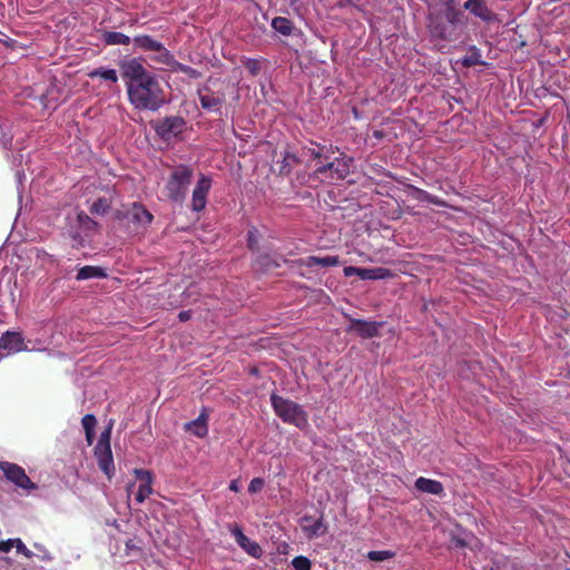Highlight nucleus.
Here are the masks:
<instances>
[{
	"label": "nucleus",
	"instance_id": "34",
	"mask_svg": "<svg viewBox=\"0 0 570 570\" xmlns=\"http://www.w3.org/2000/svg\"><path fill=\"white\" fill-rule=\"evenodd\" d=\"M395 556V552L391 550H381V551H370L367 552V559L375 562L385 561L392 559Z\"/></svg>",
	"mask_w": 570,
	"mask_h": 570
},
{
	"label": "nucleus",
	"instance_id": "11",
	"mask_svg": "<svg viewBox=\"0 0 570 570\" xmlns=\"http://www.w3.org/2000/svg\"><path fill=\"white\" fill-rule=\"evenodd\" d=\"M382 322L351 318L348 332H355L362 338H373L380 335Z\"/></svg>",
	"mask_w": 570,
	"mask_h": 570
},
{
	"label": "nucleus",
	"instance_id": "31",
	"mask_svg": "<svg viewBox=\"0 0 570 570\" xmlns=\"http://www.w3.org/2000/svg\"><path fill=\"white\" fill-rule=\"evenodd\" d=\"M462 65L465 68L483 65L480 50L475 46L471 47L470 53L462 59Z\"/></svg>",
	"mask_w": 570,
	"mask_h": 570
},
{
	"label": "nucleus",
	"instance_id": "6",
	"mask_svg": "<svg viewBox=\"0 0 570 570\" xmlns=\"http://www.w3.org/2000/svg\"><path fill=\"white\" fill-rule=\"evenodd\" d=\"M110 439H111V426L106 428L95 446V456L97 459V463L99 469L110 479L114 474V459L112 452L110 448Z\"/></svg>",
	"mask_w": 570,
	"mask_h": 570
},
{
	"label": "nucleus",
	"instance_id": "22",
	"mask_svg": "<svg viewBox=\"0 0 570 570\" xmlns=\"http://www.w3.org/2000/svg\"><path fill=\"white\" fill-rule=\"evenodd\" d=\"M393 276L391 269L385 267H375V268H363L361 267L360 278L361 279H385Z\"/></svg>",
	"mask_w": 570,
	"mask_h": 570
},
{
	"label": "nucleus",
	"instance_id": "44",
	"mask_svg": "<svg viewBox=\"0 0 570 570\" xmlns=\"http://www.w3.org/2000/svg\"><path fill=\"white\" fill-rule=\"evenodd\" d=\"M360 0H340L337 3L338 8L356 7Z\"/></svg>",
	"mask_w": 570,
	"mask_h": 570
},
{
	"label": "nucleus",
	"instance_id": "20",
	"mask_svg": "<svg viewBox=\"0 0 570 570\" xmlns=\"http://www.w3.org/2000/svg\"><path fill=\"white\" fill-rule=\"evenodd\" d=\"M271 27L273 28V30H275L277 33L284 37H289L294 35V31L296 29L294 22L285 17H275L271 22Z\"/></svg>",
	"mask_w": 570,
	"mask_h": 570
},
{
	"label": "nucleus",
	"instance_id": "18",
	"mask_svg": "<svg viewBox=\"0 0 570 570\" xmlns=\"http://www.w3.org/2000/svg\"><path fill=\"white\" fill-rule=\"evenodd\" d=\"M415 488L423 493H430L439 497L444 494V487L440 481L426 479L424 476L416 479Z\"/></svg>",
	"mask_w": 570,
	"mask_h": 570
},
{
	"label": "nucleus",
	"instance_id": "4",
	"mask_svg": "<svg viewBox=\"0 0 570 570\" xmlns=\"http://www.w3.org/2000/svg\"><path fill=\"white\" fill-rule=\"evenodd\" d=\"M271 403L276 415L283 422L293 424L298 429H304L307 425V414L299 404L275 393L271 395Z\"/></svg>",
	"mask_w": 570,
	"mask_h": 570
},
{
	"label": "nucleus",
	"instance_id": "3",
	"mask_svg": "<svg viewBox=\"0 0 570 570\" xmlns=\"http://www.w3.org/2000/svg\"><path fill=\"white\" fill-rule=\"evenodd\" d=\"M225 81L219 78H208L207 82L197 89L202 108L220 115L226 101Z\"/></svg>",
	"mask_w": 570,
	"mask_h": 570
},
{
	"label": "nucleus",
	"instance_id": "9",
	"mask_svg": "<svg viewBox=\"0 0 570 570\" xmlns=\"http://www.w3.org/2000/svg\"><path fill=\"white\" fill-rule=\"evenodd\" d=\"M186 121L180 116H168L153 125L156 134L164 140L177 137L184 131Z\"/></svg>",
	"mask_w": 570,
	"mask_h": 570
},
{
	"label": "nucleus",
	"instance_id": "26",
	"mask_svg": "<svg viewBox=\"0 0 570 570\" xmlns=\"http://www.w3.org/2000/svg\"><path fill=\"white\" fill-rule=\"evenodd\" d=\"M105 276L106 273L101 267L87 265L78 271L76 278L77 281H85L89 278H100Z\"/></svg>",
	"mask_w": 570,
	"mask_h": 570
},
{
	"label": "nucleus",
	"instance_id": "28",
	"mask_svg": "<svg viewBox=\"0 0 570 570\" xmlns=\"http://www.w3.org/2000/svg\"><path fill=\"white\" fill-rule=\"evenodd\" d=\"M429 29L433 38L446 41L451 40V35L448 32V28L444 22L440 20L432 21L429 24Z\"/></svg>",
	"mask_w": 570,
	"mask_h": 570
},
{
	"label": "nucleus",
	"instance_id": "41",
	"mask_svg": "<svg viewBox=\"0 0 570 570\" xmlns=\"http://www.w3.org/2000/svg\"><path fill=\"white\" fill-rule=\"evenodd\" d=\"M14 539H8L0 541V552H9L12 548H14Z\"/></svg>",
	"mask_w": 570,
	"mask_h": 570
},
{
	"label": "nucleus",
	"instance_id": "42",
	"mask_svg": "<svg viewBox=\"0 0 570 570\" xmlns=\"http://www.w3.org/2000/svg\"><path fill=\"white\" fill-rule=\"evenodd\" d=\"M343 272H344V275L346 277H351V276H354V275L360 277L361 267L346 266V267H344Z\"/></svg>",
	"mask_w": 570,
	"mask_h": 570
},
{
	"label": "nucleus",
	"instance_id": "14",
	"mask_svg": "<svg viewBox=\"0 0 570 570\" xmlns=\"http://www.w3.org/2000/svg\"><path fill=\"white\" fill-rule=\"evenodd\" d=\"M136 479L140 482L135 500L142 503L153 493V473L144 469H135Z\"/></svg>",
	"mask_w": 570,
	"mask_h": 570
},
{
	"label": "nucleus",
	"instance_id": "40",
	"mask_svg": "<svg viewBox=\"0 0 570 570\" xmlns=\"http://www.w3.org/2000/svg\"><path fill=\"white\" fill-rule=\"evenodd\" d=\"M257 238L255 236V230H249L248 232V237H247V246L250 250H255L257 248Z\"/></svg>",
	"mask_w": 570,
	"mask_h": 570
},
{
	"label": "nucleus",
	"instance_id": "24",
	"mask_svg": "<svg viewBox=\"0 0 570 570\" xmlns=\"http://www.w3.org/2000/svg\"><path fill=\"white\" fill-rule=\"evenodd\" d=\"M411 190H412V194H411L412 197L419 202H425V203L433 204L436 206H445L446 205V203L444 200H442L440 197L432 195L424 189L411 186Z\"/></svg>",
	"mask_w": 570,
	"mask_h": 570
},
{
	"label": "nucleus",
	"instance_id": "47",
	"mask_svg": "<svg viewBox=\"0 0 570 570\" xmlns=\"http://www.w3.org/2000/svg\"><path fill=\"white\" fill-rule=\"evenodd\" d=\"M229 490L233 491V492H238L239 491V485H238V480H233L230 483H229Z\"/></svg>",
	"mask_w": 570,
	"mask_h": 570
},
{
	"label": "nucleus",
	"instance_id": "32",
	"mask_svg": "<svg viewBox=\"0 0 570 570\" xmlns=\"http://www.w3.org/2000/svg\"><path fill=\"white\" fill-rule=\"evenodd\" d=\"M445 6L446 21L452 26L458 24L460 22V17L462 12L454 7L453 0H449Z\"/></svg>",
	"mask_w": 570,
	"mask_h": 570
},
{
	"label": "nucleus",
	"instance_id": "7",
	"mask_svg": "<svg viewBox=\"0 0 570 570\" xmlns=\"http://www.w3.org/2000/svg\"><path fill=\"white\" fill-rule=\"evenodd\" d=\"M132 42L135 47L141 51L155 52L156 55L153 56L151 59L160 65H163L167 57L170 55V51L160 41L154 39L149 35H138L132 38Z\"/></svg>",
	"mask_w": 570,
	"mask_h": 570
},
{
	"label": "nucleus",
	"instance_id": "12",
	"mask_svg": "<svg viewBox=\"0 0 570 570\" xmlns=\"http://www.w3.org/2000/svg\"><path fill=\"white\" fill-rule=\"evenodd\" d=\"M212 187V180L210 178L206 176H202L194 190H193V197H191V209L194 212H202L207 204V195Z\"/></svg>",
	"mask_w": 570,
	"mask_h": 570
},
{
	"label": "nucleus",
	"instance_id": "38",
	"mask_svg": "<svg viewBox=\"0 0 570 570\" xmlns=\"http://www.w3.org/2000/svg\"><path fill=\"white\" fill-rule=\"evenodd\" d=\"M265 487V481L262 478H254L248 485V492L249 493H257L263 490Z\"/></svg>",
	"mask_w": 570,
	"mask_h": 570
},
{
	"label": "nucleus",
	"instance_id": "1",
	"mask_svg": "<svg viewBox=\"0 0 570 570\" xmlns=\"http://www.w3.org/2000/svg\"><path fill=\"white\" fill-rule=\"evenodd\" d=\"M119 67L128 99L136 109L156 111L165 105V91L157 76L148 71L140 59H125Z\"/></svg>",
	"mask_w": 570,
	"mask_h": 570
},
{
	"label": "nucleus",
	"instance_id": "8",
	"mask_svg": "<svg viewBox=\"0 0 570 570\" xmlns=\"http://www.w3.org/2000/svg\"><path fill=\"white\" fill-rule=\"evenodd\" d=\"M0 470L3 472L4 478L23 490H33L37 485L27 475L24 469L16 463L8 461L0 462Z\"/></svg>",
	"mask_w": 570,
	"mask_h": 570
},
{
	"label": "nucleus",
	"instance_id": "46",
	"mask_svg": "<svg viewBox=\"0 0 570 570\" xmlns=\"http://www.w3.org/2000/svg\"><path fill=\"white\" fill-rule=\"evenodd\" d=\"M452 542L455 547H460V548H463L466 546L465 541L461 538H453Z\"/></svg>",
	"mask_w": 570,
	"mask_h": 570
},
{
	"label": "nucleus",
	"instance_id": "17",
	"mask_svg": "<svg viewBox=\"0 0 570 570\" xmlns=\"http://www.w3.org/2000/svg\"><path fill=\"white\" fill-rule=\"evenodd\" d=\"M163 65L167 66L171 71L181 72L191 79L202 77V73L197 69L177 61L171 52Z\"/></svg>",
	"mask_w": 570,
	"mask_h": 570
},
{
	"label": "nucleus",
	"instance_id": "2",
	"mask_svg": "<svg viewBox=\"0 0 570 570\" xmlns=\"http://www.w3.org/2000/svg\"><path fill=\"white\" fill-rule=\"evenodd\" d=\"M330 154L323 161L315 163L314 175L330 183L344 180L351 173L353 158L345 153Z\"/></svg>",
	"mask_w": 570,
	"mask_h": 570
},
{
	"label": "nucleus",
	"instance_id": "25",
	"mask_svg": "<svg viewBox=\"0 0 570 570\" xmlns=\"http://www.w3.org/2000/svg\"><path fill=\"white\" fill-rule=\"evenodd\" d=\"M278 165V174L282 176H287L292 173L293 168L298 164V158L295 154L286 151L281 161L276 163Z\"/></svg>",
	"mask_w": 570,
	"mask_h": 570
},
{
	"label": "nucleus",
	"instance_id": "5",
	"mask_svg": "<svg viewBox=\"0 0 570 570\" xmlns=\"http://www.w3.org/2000/svg\"><path fill=\"white\" fill-rule=\"evenodd\" d=\"M193 169L187 165H179L169 175L165 190L168 199L175 203H181L186 195L188 186L191 183Z\"/></svg>",
	"mask_w": 570,
	"mask_h": 570
},
{
	"label": "nucleus",
	"instance_id": "35",
	"mask_svg": "<svg viewBox=\"0 0 570 570\" xmlns=\"http://www.w3.org/2000/svg\"><path fill=\"white\" fill-rule=\"evenodd\" d=\"M292 566L295 570H311L312 562L304 556H297L292 560Z\"/></svg>",
	"mask_w": 570,
	"mask_h": 570
},
{
	"label": "nucleus",
	"instance_id": "36",
	"mask_svg": "<svg viewBox=\"0 0 570 570\" xmlns=\"http://www.w3.org/2000/svg\"><path fill=\"white\" fill-rule=\"evenodd\" d=\"M81 423H82V428H83L85 432L89 433V431H94L95 430V426L97 424V420H96L94 414H86L82 417Z\"/></svg>",
	"mask_w": 570,
	"mask_h": 570
},
{
	"label": "nucleus",
	"instance_id": "45",
	"mask_svg": "<svg viewBox=\"0 0 570 570\" xmlns=\"http://www.w3.org/2000/svg\"><path fill=\"white\" fill-rule=\"evenodd\" d=\"M190 317H191V311H181L178 314V318L181 322H186V321L190 320Z\"/></svg>",
	"mask_w": 570,
	"mask_h": 570
},
{
	"label": "nucleus",
	"instance_id": "43",
	"mask_svg": "<svg viewBox=\"0 0 570 570\" xmlns=\"http://www.w3.org/2000/svg\"><path fill=\"white\" fill-rule=\"evenodd\" d=\"M78 219L79 222L82 224V225H88V226H96L97 223L95 220H92L87 214L85 213H80L78 215Z\"/></svg>",
	"mask_w": 570,
	"mask_h": 570
},
{
	"label": "nucleus",
	"instance_id": "39",
	"mask_svg": "<svg viewBox=\"0 0 570 570\" xmlns=\"http://www.w3.org/2000/svg\"><path fill=\"white\" fill-rule=\"evenodd\" d=\"M14 548L17 550V553L22 554L27 558L32 557V552L26 547V544L21 541V539H14Z\"/></svg>",
	"mask_w": 570,
	"mask_h": 570
},
{
	"label": "nucleus",
	"instance_id": "10",
	"mask_svg": "<svg viewBox=\"0 0 570 570\" xmlns=\"http://www.w3.org/2000/svg\"><path fill=\"white\" fill-rule=\"evenodd\" d=\"M463 8L485 23L500 21L498 13L488 7L485 0H466Z\"/></svg>",
	"mask_w": 570,
	"mask_h": 570
},
{
	"label": "nucleus",
	"instance_id": "23",
	"mask_svg": "<svg viewBox=\"0 0 570 570\" xmlns=\"http://www.w3.org/2000/svg\"><path fill=\"white\" fill-rule=\"evenodd\" d=\"M130 214L132 220L141 225H149L154 219L153 214L139 203H134Z\"/></svg>",
	"mask_w": 570,
	"mask_h": 570
},
{
	"label": "nucleus",
	"instance_id": "27",
	"mask_svg": "<svg viewBox=\"0 0 570 570\" xmlns=\"http://www.w3.org/2000/svg\"><path fill=\"white\" fill-rule=\"evenodd\" d=\"M186 430L190 431L198 438L205 436L208 432L206 417L204 415H199L196 420L186 424Z\"/></svg>",
	"mask_w": 570,
	"mask_h": 570
},
{
	"label": "nucleus",
	"instance_id": "16",
	"mask_svg": "<svg viewBox=\"0 0 570 570\" xmlns=\"http://www.w3.org/2000/svg\"><path fill=\"white\" fill-rule=\"evenodd\" d=\"M302 528L303 531L311 539L324 534L327 530L322 517L314 520L309 515H305L302 518Z\"/></svg>",
	"mask_w": 570,
	"mask_h": 570
},
{
	"label": "nucleus",
	"instance_id": "29",
	"mask_svg": "<svg viewBox=\"0 0 570 570\" xmlns=\"http://www.w3.org/2000/svg\"><path fill=\"white\" fill-rule=\"evenodd\" d=\"M88 76L94 78H101L104 80L116 83L118 81V75L115 69H106L104 67L91 70Z\"/></svg>",
	"mask_w": 570,
	"mask_h": 570
},
{
	"label": "nucleus",
	"instance_id": "15",
	"mask_svg": "<svg viewBox=\"0 0 570 570\" xmlns=\"http://www.w3.org/2000/svg\"><path fill=\"white\" fill-rule=\"evenodd\" d=\"M24 340L18 332H6L0 337V350H6L9 353H17L24 348Z\"/></svg>",
	"mask_w": 570,
	"mask_h": 570
},
{
	"label": "nucleus",
	"instance_id": "19",
	"mask_svg": "<svg viewBox=\"0 0 570 570\" xmlns=\"http://www.w3.org/2000/svg\"><path fill=\"white\" fill-rule=\"evenodd\" d=\"M297 264L301 266H305V267H314V266L331 267V266L340 265V258H338V256H325V257L308 256V257L298 259Z\"/></svg>",
	"mask_w": 570,
	"mask_h": 570
},
{
	"label": "nucleus",
	"instance_id": "33",
	"mask_svg": "<svg viewBox=\"0 0 570 570\" xmlns=\"http://www.w3.org/2000/svg\"><path fill=\"white\" fill-rule=\"evenodd\" d=\"M109 208L110 203L108 202V199L100 197L92 203L90 207V213L96 215H104L109 210Z\"/></svg>",
	"mask_w": 570,
	"mask_h": 570
},
{
	"label": "nucleus",
	"instance_id": "37",
	"mask_svg": "<svg viewBox=\"0 0 570 570\" xmlns=\"http://www.w3.org/2000/svg\"><path fill=\"white\" fill-rule=\"evenodd\" d=\"M245 68L250 72V75L256 76L261 71V63L256 59L248 58L244 61Z\"/></svg>",
	"mask_w": 570,
	"mask_h": 570
},
{
	"label": "nucleus",
	"instance_id": "13",
	"mask_svg": "<svg viewBox=\"0 0 570 570\" xmlns=\"http://www.w3.org/2000/svg\"><path fill=\"white\" fill-rule=\"evenodd\" d=\"M230 533L234 537L236 543L250 557L261 558L263 556V549L256 542L250 540L247 535L244 534L243 530L238 525H234L230 529Z\"/></svg>",
	"mask_w": 570,
	"mask_h": 570
},
{
	"label": "nucleus",
	"instance_id": "30",
	"mask_svg": "<svg viewBox=\"0 0 570 570\" xmlns=\"http://www.w3.org/2000/svg\"><path fill=\"white\" fill-rule=\"evenodd\" d=\"M309 156L315 163L323 161L330 154H335V149L330 146L315 145V147L308 149Z\"/></svg>",
	"mask_w": 570,
	"mask_h": 570
},
{
	"label": "nucleus",
	"instance_id": "48",
	"mask_svg": "<svg viewBox=\"0 0 570 570\" xmlns=\"http://www.w3.org/2000/svg\"><path fill=\"white\" fill-rule=\"evenodd\" d=\"M85 433H86V440H87L88 444L91 445L94 442V439H95V430L89 431V433L88 432H85Z\"/></svg>",
	"mask_w": 570,
	"mask_h": 570
},
{
	"label": "nucleus",
	"instance_id": "21",
	"mask_svg": "<svg viewBox=\"0 0 570 570\" xmlns=\"http://www.w3.org/2000/svg\"><path fill=\"white\" fill-rule=\"evenodd\" d=\"M101 40L107 46H116V45H122L127 46L130 43L131 39L127 35L118 31H108L104 30L101 31Z\"/></svg>",
	"mask_w": 570,
	"mask_h": 570
},
{
	"label": "nucleus",
	"instance_id": "49",
	"mask_svg": "<svg viewBox=\"0 0 570 570\" xmlns=\"http://www.w3.org/2000/svg\"><path fill=\"white\" fill-rule=\"evenodd\" d=\"M374 135H375V137H381L382 136L380 131H375Z\"/></svg>",
	"mask_w": 570,
	"mask_h": 570
}]
</instances>
